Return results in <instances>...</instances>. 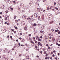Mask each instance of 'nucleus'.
<instances>
[{"mask_svg":"<svg viewBox=\"0 0 60 60\" xmlns=\"http://www.w3.org/2000/svg\"><path fill=\"white\" fill-rule=\"evenodd\" d=\"M15 29H18V28H17V27H15Z\"/></svg>","mask_w":60,"mask_h":60,"instance_id":"56","label":"nucleus"},{"mask_svg":"<svg viewBox=\"0 0 60 60\" xmlns=\"http://www.w3.org/2000/svg\"><path fill=\"white\" fill-rule=\"evenodd\" d=\"M8 2L9 3V4H11L12 3V2L11 1H8Z\"/></svg>","mask_w":60,"mask_h":60,"instance_id":"15","label":"nucleus"},{"mask_svg":"<svg viewBox=\"0 0 60 60\" xmlns=\"http://www.w3.org/2000/svg\"><path fill=\"white\" fill-rule=\"evenodd\" d=\"M51 54H52V55L53 54V52H51Z\"/></svg>","mask_w":60,"mask_h":60,"instance_id":"33","label":"nucleus"},{"mask_svg":"<svg viewBox=\"0 0 60 60\" xmlns=\"http://www.w3.org/2000/svg\"><path fill=\"white\" fill-rule=\"evenodd\" d=\"M53 53H55V52H56V50L53 51Z\"/></svg>","mask_w":60,"mask_h":60,"instance_id":"38","label":"nucleus"},{"mask_svg":"<svg viewBox=\"0 0 60 60\" xmlns=\"http://www.w3.org/2000/svg\"><path fill=\"white\" fill-rule=\"evenodd\" d=\"M10 24V23L9 22H8L7 23V25H9V24Z\"/></svg>","mask_w":60,"mask_h":60,"instance_id":"52","label":"nucleus"},{"mask_svg":"<svg viewBox=\"0 0 60 60\" xmlns=\"http://www.w3.org/2000/svg\"><path fill=\"white\" fill-rule=\"evenodd\" d=\"M46 54V51H45L44 52V54Z\"/></svg>","mask_w":60,"mask_h":60,"instance_id":"23","label":"nucleus"},{"mask_svg":"<svg viewBox=\"0 0 60 60\" xmlns=\"http://www.w3.org/2000/svg\"><path fill=\"white\" fill-rule=\"evenodd\" d=\"M57 30H55V32H56H56H57Z\"/></svg>","mask_w":60,"mask_h":60,"instance_id":"61","label":"nucleus"},{"mask_svg":"<svg viewBox=\"0 0 60 60\" xmlns=\"http://www.w3.org/2000/svg\"><path fill=\"white\" fill-rule=\"evenodd\" d=\"M11 10H13V8H11Z\"/></svg>","mask_w":60,"mask_h":60,"instance_id":"50","label":"nucleus"},{"mask_svg":"<svg viewBox=\"0 0 60 60\" xmlns=\"http://www.w3.org/2000/svg\"><path fill=\"white\" fill-rule=\"evenodd\" d=\"M3 56V57L4 58H5V57H6V56Z\"/></svg>","mask_w":60,"mask_h":60,"instance_id":"26","label":"nucleus"},{"mask_svg":"<svg viewBox=\"0 0 60 60\" xmlns=\"http://www.w3.org/2000/svg\"><path fill=\"white\" fill-rule=\"evenodd\" d=\"M28 49H29V48H27L26 49V51H28Z\"/></svg>","mask_w":60,"mask_h":60,"instance_id":"24","label":"nucleus"},{"mask_svg":"<svg viewBox=\"0 0 60 60\" xmlns=\"http://www.w3.org/2000/svg\"><path fill=\"white\" fill-rule=\"evenodd\" d=\"M35 39V38H34V37H33V40H34V39Z\"/></svg>","mask_w":60,"mask_h":60,"instance_id":"48","label":"nucleus"},{"mask_svg":"<svg viewBox=\"0 0 60 60\" xmlns=\"http://www.w3.org/2000/svg\"><path fill=\"white\" fill-rule=\"evenodd\" d=\"M37 41H35V43L37 44Z\"/></svg>","mask_w":60,"mask_h":60,"instance_id":"20","label":"nucleus"},{"mask_svg":"<svg viewBox=\"0 0 60 60\" xmlns=\"http://www.w3.org/2000/svg\"><path fill=\"white\" fill-rule=\"evenodd\" d=\"M33 26H36V23H34L33 24Z\"/></svg>","mask_w":60,"mask_h":60,"instance_id":"14","label":"nucleus"},{"mask_svg":"<svg viewBox=\"0 0 60 60\" xmlns=\"http://www.w3.org/2000/svg\"><path fill=\"white\" fill-rule=\"evenodd\" d=\"M41 28L42 29H43V28H44V26H41Z\"/></svg>","mask_w":60,"mask_h":60,"instance_id":"12","label":"nucleus"},{"mask_svg":"<svg viewBox=\"0 0 60 60\" xmlns=\"http://www.w3.org/2000/svg\"><path fill=\"white\" fill-rule=\"evenodd\" d=\"M54 31V30H52V32H53V31Z\"/></svg>","mask_w":60,"mask_h":60,"instance_id":"60","label":"nucleus"},{"mask_svg":"<svg viewBox=\"0 0 60 60\" xmlns=\"http://www.w3.org/2000/svg\"><path fill=\"white\" fill-rule=\"evenodd\" d=\"M49 58H50L51 59L52 58V56H50L49 57Z\"/></svg>","mask_w":60,"mask_h":60,"instance_id":"21","label":"nucleus"},{"mask_svg":"<svg viewBox=\"0 0 60 60\" xmlns=\"http://www.w3.org/2000/svg\"><path fill=\"white\" fill-rule=\"evenodd\" d=\"M47 58H48V57H46L45 58V59L46 60L47 59Z\"/></svg>","mask_w":60,"mask_h":60,"instance_id":"44","label":"nucleus"},{"mask_svg":"<svg viewBox=\"0 0 60 60\" xmlns=\"http://www.w3.org/2000/svg\"><path fill=\"white\" fill-rule=\"evenodd\" d=\"M19 44V46H21V45L20 44V43H19V44Z\"/></svg>","mask_w":60,"mask_h":60,"instance_id":"25","label":"nucleus"},{"mask_svg":"<svg viewBox=\"0 0 60 60\" xmlns=\"http://www.w3.org/2000/svg\"><path fill=\"white\" fill-rule=\"evenodd\" d=\"M7 19V17H5L4 18V20H6Z\"/></svg>","mask_w":60,"mask_h":60,"instance_id":"9","label":"nucleus"},{"mask_svg":"<svg viewBox=\"0 0 60 60\" xmlns=\"http://www.w3.org/2000/svg\"><path fill=\"white\" fill-rule=\"evenodd\" d=\"M47 10H49V8H47Z\"/></svg>","mask_w":60,"mask_h":60,"instance_id":"39","label":"nucleus"},{"mask_svg":"<svg viewBox=\"0 0 60 60\" xmlns=\"http://www.w3.org/2000/svg\"><path fill=\"white\" fill-rule=\"evenodd\" d=\"M58 46H60V44H58Z\"/></svg>","mask_w":60,"mask_h":60,"instance_id":"63","label":"nucleus"},{"mask_svg":"<svg viewBox=\"0 0 60 60\" xmlns=\"http://www.w3.org/2000/svg\"><path fill=\"white\" fill-rule=\"evenodd\" d=\"M58 34H60V32L59 31L58 33Z\"/></svg>","mask_w":60,"mask_h":60,"instance_id":"34","label":"nucleus"},{"mask_svg":"<svg viewBox=\"0 0 60 60\" xmlns=\"http://www.w3.org/2000/svg\"><path fill=\"white\" fill-rule=\"evenodd\" d=\"M52 41H55V37H53L52 39Z\"/></svg>","mask_w":60,"mask_h":60,"instance_id":"5","label":"nucleus"},{"mask_svg":"<svg viewBox=\"0 0 60 60\" xmlns=\"http://www.w3.org/2000/svg\"><path fill=\"white\" fill-rule=\"evenodd\" d=\"M15 21H16V22L17 23V22H18V20H15Z\"/></svg>","mask_w":60,"mask_h":60,"instance_id":"27","label":"nucleus"},{"mask_svg":"<svg viewBox=\"0 0 60 60\" xmlns=\"http://www.w3.org/2000/svg\"><path fill=\"white\" fill-rule=\"evenodd\" d=\"M31 38H29V40L28 41H29V40H31Z\"/></svg>","mask_w":60,"mask_h":60,"instance_id":"40","label":"nucleus"},{"mask_svg":"<svg viewBox=\"0 0 60 60\" xmlns=\"http://www.w3.org/2000/svg\"><path fill=\"white\" fill-rule=\"evenodd\" d=\"M40 46H42V44L41 43L40 44Z\"/></svg>","mask_w":60,"mask_h":60,"instance_id":"28","label":"nucleus"},{"mask_svg":"<svg viewBox=\"0 0 60 60\" xmlns=\"http://www.w3.org/2000/svg\"><path fill=\"white\" fill-rule=\"evenodd\" d=\"M52 11H55V10H54V8H53L52 9Z\"/></svg>","mask_w":60,"mask_h":60,"instance_id":"31","label":"nucleus"},{"mask_svg":"<svg viewBox=\"0 0 60 60\" xmlns=\"http://www.w3.org/2000/svg\"><path fill=\"white\" fill-rule=\"evenodd\" d=\"M43 32V31H40V33H42Z\"/></svg>","mask_w":60,"mask_h":60,"instance_id":"35","label":"nucleus"},{"mask_svg":"<svg viewBox=\"0 0 60 60\" xmlns=\"http://www.w3.org/2000/svg\"><path fill=\"white\" fill-rule=\"evenodd\" d=\"M29 57L28 56H26V58L27 59H29Z\"/></svg>","mask_w":60,"mask_h":60,"instance_id":"11","label":"nucleus"},{"mask_svg":"<svg viewBox=\"0 0 60 60\" xmlns=\"http://www.w3.org/2000/svg\"><path fill=\"white\" fill-rule=\"evenodd\" d=\"M21 42H24L25 41V40L23 39H22L21 41Z\"/></svg>","mask_w":60,"mask_h":60,"instance_id":"7","label":"nucleus"},{"mask_svg":"<svg viewBox=\"0 0 60 60\" xmlns=\"http://www.w3.org/2000/svg\"><path fill=\"white\" fill-rule=\"evenodd\" d=\"M40 38H41V39H42V36H41L40 37Z\"/></svg>","mask_w":60,"mask_h":60,"instance_id":"30","label":"nucleus"},{"mask_svg":"<svg viewBox=\"0 0 60 60\" xmlns=\"http://www.w3.org/2000/svg\"><path fill=\"white\" fill-rule=\"evenodd\" d=\"M18 41H19V40H18V39H17L16 40V41H17V42H18Z\"/></svg>","mask_w":60,"mask_h":60,"instance_id":"42","label":"nucleus"},{"mask_svg":"<svg viewBox=\"0 0 60 60\" xmlns=\"http://www.w3.org/2000/svg\"><path fill=\"white\" fill-rule=\"evenodd\" d=\"M7 17L8 18V19H9V16H7Z\"/></svg>","mask_w":60,"mask_h":60,"instance_id":"47","label":"nucleus"},{"mask_svg":"<svg viewBox=\"0 0 60 60\" xmlns=\"http://www.w3.org/2000/svg\"><path fill=\"white\" fill-rule=\"evenodd\" d=\"M53 8V7H52V6H51V7L50 8L51 9H52V8Z\"/></svg>","mask_w":60,"mask_h":60,"instance_id":"41","label":"nucleus"},{"mask_svg":"<svg viewBox=\"0 0 60 60\" xmlns=\"http://www.w3.org/2000/svg\"><path fill=\"white\" fill-rule=\"evenodd\" d=\"M38 41H41V39L40 38H39V39L38 40Z\"/></svg>","mask_w":60,"mask_h":60,"instance_id":"18","label":"nucleus"},{"mask_svg":"<svg viewBox=\"0 0 60 60\" xmlns=\"http://www.w3.org/2000/svg\"><path fill=\"white\" fill-rule=\"evenodd\" d=\"M48 53H46V56H48Z\"/></svg>","mask_w":60,"mask_h":60,"instance_id":"29","label":"nucleus"},{"mask_svg":"<svg viewBox=\"0 0 60 60\" xmlns=\"http://www.w3.org/2000/svg\"><path fill=\"white\" fill-rule=\"evenodd\" d=\"M57 32H59V30H57Z\"/></svg>","mask_w":60,"mask_h":60,"instance_id":"46","label":"nucleus"},{"mask_svg":"<svg viewBox=\"0 0 60 60\" xmlns=\"http://www.w3.org/2000/svg\"><path fill=\"white\" fill-rule=\"evenodd\" d=\"M56 45H58V43H56Z\"/></svg>","mask_w":60,"mask_h":60,"instance_id":"49","label":"nucleus"},{"mask_svg":"<svg viewBox=\"0 0 60 60\" xmlns=\"http://www.w3.org/2000/svg\"><path fill=\"white\" fill-rule=\"evenodd\" d=\"M55 9H56V10H57V11H58V9L57 8V7H55Z\"/></svg>","mask_w":60,"mask_h":60,"instance_id":"10","label":"nucleus"},{"mask_svg":"<svg viewBox=\"0 0 60 60\" xmlns=\"http://www.w3.org/2000/svg\"><path fill=\"white\" fill-rule=\"evenodd\" d=\"M39 8H37V11H38V10H39Z\"/></svg>","mask_w":60,"mask_h":60,"instance_id":"37","label":"nucleus"},{"mask_svg":"<svg viewBox=\"0 0 60 60\" xmlns=\"http://www.w3.org/2000/svg\"><path fill=\"white\" fill-rule=\"evenodd\" d=\"M54 5L55 6L56 5V2H54Z\"/></svg>","mask_w":60,"mask_h":60,"instance_id":"19","label":"nucleus"},{"mask_svg":"<svg viewBox=\"0 0 60 60\" xmlns=\"http://www.w3.org/2000/svg\"><path fill=\"white\" fill-rule=\"evenodd\" d=\"M9 36L8 35V37H7V38H9Z\"/></svg>","mask_w":60,"mask_h":60,"instance_id":"57","label":"nucleus"},{"mask_svg":"<svg viewBox=\"0 0 60 60\" xmlns=\"http://www.w3.org/2000/svg\"><path fill=\"white\" fill-rule=\"evenodd\" d=\"M38 46H39L40 45V44H38Z\"/></svg>","mask_w":60,"mask_h":60,"instance_id":"55","label":"nucleus"},{"mask_svg":"<svg viewBox=\"0 0 60 60\" xmlns=\"http://www.w3.org/2000/svg\"><path fill=\"white\" fill-rule=\"evenodd\" d=\"M53 22H54V21H51L50 22L49 24L50 25L52 24V23H53Z\"/></svg>","mask_w":60,"mask_h":60,"instance_id":"2","label":"nucleus"},{"mask_svg":"<svg viewBox=\"0 0 60 60\" xmlns=\"http://www.w3.org/2000/svg\"><path fill=\"white\" fill-rule=\"evenodd\" d=\"M30 41L31 43H32L33 42V40H30Z\"/></svg>","mask_w":60,"mask_h":60,"instance_id":"13","label":"nucleus"},{"mask_svg":"<svg viewBox=\"0 0 60 60\" xmlns=\"http://www.w3.org/2000/svg\"><path fill=\"white\" fill-rule=\"evenodd\" d=\"M51 19V17H48V19L50 20Z\"/></svg>","mask_w":60,"mask_h":60,"instance_id":"8","label":"nucleus"},{"mask_svg":"<svg viewBox=\"0 0 60 60\" xmlns=\"http://www.w3.org/2000/svg\"><path fill=\"white\" fill-rule=\"evenodd\" d=\"M45 11V10H43V12H44V11Z\"/></svg>","mask_w":60,"mask_h":60,"instance_id":"64","label":"nucleus"},{"mask_svg":"<svg viewBox=\"0 0 60 60\" xmlns=\"http://www.w3.org/2000/svg\"><path fill=\"white\" fill-rule=\"evenodd\" d=\"M11 31H14V30H13V29H12Z\"/></svg>","mask_w":60,"mask_h":60,"instance_id":"51","label":"nucleus"},{"mask_svg":"<svg viewBox=\"0 0 60 60\" xmlns=\"http://www.w3.org/2000/svg\"><path fill=\"white\" fill-rule=\"evenodd\" d=\"M27 19L28 20L29 19H30H30H31V18H30L29 17L28 18H27Z\"/></svg>","mask_w":60,"mask_h":60,"instance_id":"16","label":"nucleus"},{"mask_svg":"<svg viewBox=\"0 0 60 60\" xmlns=\"http://www.w3.org/2000/svg\"><path fill=\"white\" fill-rule=\"evenodd\" d=\"M46 1L45 0H44L43 1V2H45Z\"/></svg>","mask_w":60,"mask_h":60,"instance_id":"45","label":"nucleus"},{"mask_svg":"<svg viewBox=\"0 0 60 60\" xmlns=\"http://www.w3.org/2000/svg\"><path fill=\"white\" fill-rule=\"evenodd\" d=\"M48 49H50V47H49V46H48Z\"/></svg>","mask_w":60,"mask_h":60,"instance_id":"32","label":"nucleus"},{"mask_svg":"<svg viewBox=\"0 0 60 60\" xmlns=\"http://www.w3.org/2000/svg\"><path fill=\"white\" fill-rule=\"evenodd\" d=\"M31 34H29V36H31Z\"/></svg>","mask_w":60,"mask_h":60,"instance_id":"43","label":"nucleus"},{"mask_svg":"<svg viewBox=\"0 0 60 60\" xmlns=\"http://www.w3.org/2000/svg\"><path fill=\"white\" fill-rule=\"evenodd\" d=\"M14 19H16V17H15V16L14 17Z\"/></svg>","mask_w":60,"mask_h":60,"instance_id":"53","label":"nucleus"},{"mask_svg":"<svg viewBox=\"0 0 60 60\" xmlns=\"http://www.w3.org/2000/svg\"><path fill=\"white\" fill-rule=\"evenodd\" d=\"M22 18L24 19H26V16L25 15H24L22 16Z\"/></svg>","mask_w":60,"mask_h":60,"instance_id":"4","label":"nucleus"},{"mask_svg":"<svg viewBox=\"0 0 60 60\" xmlns=\"http://www.w3.org/2000/svg\"><path fill=\"white\" fill-rule=\"evenodd\" d=\"M38 19H40V16H39V17H38Z\"/></svg>","mask_w":60,"mask_h":60,"instance_id":"62","label":"nucleus"},{"mask_svg":"<svg viewBox=\"0 0 60 60\" xmlns=\"http://www.w3.org/2000/svg\"><path fill=\"white\" fill-rule=\"evenodd\" d=\"M24 30H27V25H26L24 28Z\"/></svg>","mask_w":60,"mask_h":60,"instance_id":"1","label":"nucleus"},{"mask_svg":"<svg viewBox=\"0 0 60 60\" xmlns=\"http://www.w3.org/2000/svg\"><path fill=\"white\" fill-rule=\"evenodd\" d=\"M11 52V50H10L8 51V53H10Z\"/></svg>","mask_w":60,"mask_h":60,"instance_id":"36","label":"nucleus"},{"mask_svg":"<svg viewBox=\"0 0 60 60\" xmlns=\"http://www.w3.org/2000/svg\"><path fill=\"white\" fill-rule=\"evenodd\" d=\"M4 51L3 52H4V53L5 52H6L7 51V49H5L4 50Z\"/></svg>","mask_w":60,"mask_h":60,"instance_id":"3","label":"nucleus"},{"mask_svg":"<svg viewBox=\"0 0 60 60\" xmlns=\"http://www.w3.org/2000/svg\"><path fill=\"white\" fill-rule=\"evenodd\" d=\"M14 33L15 34H16V32L15 31H14Z\"/></svg>","mask_w":60,"mask_h":60,"instance_id":"22","label":"nucleus"},{"mask_svg":"<svg viewBox=\"0 0 60 60\" xmlns=\"http://www.w3.org/2000/svg\"><path fill=\"white\" fill-rule=\"evenodd\" d=\"M58 56H59V55H60V54L59 53L58 54Z\"/></svg>","mask_w":60,"mask_h":60,"instance_id":"58","label":"nucleus"},{"mask_svg":"<svg viewBox=\"0 0 60 60\" xmlns=\"http://www.w3.org/2000/svg\"><path fill=\"white\" fill-rule=\"evenodd\" d=\"M19 39L20 40H21L22 39V38H19Z\"/></svg>","mask_w":60,"mask_h":60,"instance_id":"54","label":"nucleus"},{"mask_svg":"<svg viewBox=\"0 0 60 60\" xmlns=\"http://www.w3.org/2000/svg\"><path fill=\"white\" fill-rule=\"evenodd\" d=\"M36 38H36V40H38V39H39L40 38V37H39L38 36H36Z\"/></svg>","mask_w":60,"mask_h":60,"instance_id":"6","label":"nucleus"},{"mask_svg":"<svg viewBox=\"0 0 60 60\" xmlns=\"http://www.w3.org/2000/svg\"><path fill=\"white\" fill-rule=\"evenodd\" d=\"M13 2L14 4H15V2L14 1H13Z\"/></svg>","mask_w":60,"mask_h":60,"instance_id":"59","label":"nucleus"},{"mask_svg":"<svg viewBox=\"0 0 60 60\" xmlns=\"http://www.w3.org/2000/svg\"><path fill=\"white\" fill-rule=\"evenodd\" d=\"M34 34H36V33H37V32H36V31L34 30Z\"/></svg>","mask_w":60,"mask_h":60,"instance_id":"17","label":"nucleus"}]
</instances>
